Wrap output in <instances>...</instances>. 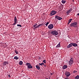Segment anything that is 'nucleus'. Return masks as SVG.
<instances>
[{
	"instance_id": "393cba45",
	"label": "nucleus",
	"mask_w": 79,
	"mask_h": 79,
	"mask_svg": "<svg viewBox=\"0 0 79 79\" xmlns=\"http://www.w3.org/2000/svg\"><path fill=\"white\" fill-rule=\"evenodd\" d=\"M76 10V9L75 8H73V9H72V10H73V11H75Z\"/></svg>"
},
{
	"instance_id": "c756f323",
	"label": "nucleus",
	"mask_w": 79,
	"mask_h": 79,
	"mask_svg": "<svg viewBox=\"0 0 79 79\" xmlns=\"http://www.w3.org/2000/svg\"><path fill=\"white\" fill-rule=\"evenodd\" d=\"M77 73V71L76 70H74L73 72V73Z\"/></svg>"
},
{
	"instance_id": "0eeeda50",
	"label": "nucleus",
	"mask_w": 79,
	"mask_h": 79,
	"mask_svg": "<svg viewBox=\"0 0 79 79\" xmlns=\"http://www.w3.org/2000/svg\"><path fill=\"white\" fill-rule=\"evenodd\" d=\"M55 18L56 19H58V20H61V19H62L63 18L61 17H59V16L57 15L55 16Z\"/></svg>"
},
{
	"instance_id": "4be33fe9",
	"label": "nucleus",
	"mask_w": 79,
	"mask_h": 79,
	"mask_svg": "<svg viewBox=\"0 0 79 79\" xmlns=\"http://www.w3.org/2000/svg\"><path fill=\"white\" fill-rule=\"evenodd\" d=\"M79 76L78 75L75 77V79H79Z\"/></svg>"
},
{
	"instance_id": "bb28decb",
	"label": "nucleus",
	"mask_w": 79,
	"mask_h": 79,
	"mask_svg": "<svg viewBox=\"0 0 79 79\" xmlns=\"http://www.w3.org/2000/svg\"><path fill=\"white\" fill-rule=\"evenodd\" d=\"M43 62H44V63H45V64H46V61L45 60H43Z\"/></svg>"
},
{
	"instance_id": "7ed1b4c3",
	"label": "nucleus",
	"mask_w": 79,
	"mask_h": 79,
	"mask_svg": "<svg viewBox=\"0 0 79 79\" xmlns=\"http://www.w3.org/2000/svg\"><path fill=\"white\" fill-rule=\"evenodd\" d=\"M26 65L27 66V68L28 69H32L33 67L32 66H31V64L29 63H27L26 64Z\"/></svg>"
},
{
	"instance_id": "a878e982",
	"label": "nucleus",
	"mask_w": 79,
	"mask_h": 79,
	"mask_svg": "<svg viewBox=\"0 0 79 79\" xmlns=\"http://www.w3.org/2000/svg\"><path fill=\"white\" fill-rule=\"evenodd\" d=\"M17 26H18V27H22V26H21V25L18 24L17 25Z\"/></svg>"
},
{
	"instance_id": "72a5a7b5",
	"label": "nucleus",
	"mask_w": 79,
	"mask_h": 79,
	"mask_svg": "<svg viewBox=\"0 0 79 79\" xmlns=\"http://www.w3.org/2000/svg\"><path fill=\"white\" fill-rule=\"evenodd\" d=\"M77 15L78 16H79V13H78L77 14Z\"/></svg>"
},
{
	"instance_id": "f03ea898",
	"label": "nucleus",
	"mask_w": 79,
	"mask_h": 79,
	"mask_svg": "<svg viewBox=\"0 0 79 79\" xmlns=\"http://www.w3.org/2000/svg\"><path fill=\"white\" fill-rule=\"evenodd\" d=\"M51 34L53 35H57L58 34V33L57 31L54 30V31H52Z\"/></svg>"
},
{
	"instance_id": "f3484780",
	"label": "nucleus",
	"mask_w": 79,
	"mask_h": 79,
	"mask_svg": "<svg viewBox=\"0 0 79 79\" xmlns=\"http://www.w3.org/2000/svg\"><path fill=\"white\" fill-rule=\"evenodd\" d=\"M59 47H60V42H59L56 46V48H59Z\"/></svg>"
},
{
	"instance_id": "f8f14e48",
	"label": "nucleus",
	"mask_w": 79,
	"mask_h": 79,
	"mask_svg": "<svg viewBox=\"0 0 79 79\" xmlns=\"http://www.w3.org/2000/svg\"><path fill=\"white\" fill-rule=\"evenodd\" d=\"M72 43H71L70 44H69L67 46V48H69L73 46V44H72Z\"/></svg>"
},
{
	"instance_id": "7c9ffc66",
	"label": "nucleus",
	"mask_w": 79,
	"mask_h": 79,
	"mask_svg": "<svg viewBox=\"0 0 79 79\" xmlns=\"http://www.w3.org/2000/svg\"><path fill=\"white\" fill-rule=\"evenodd\" d=\"M37 28H39V27H40V25H38V26H36Z\"/></svg>"
},
{
	"instance_id": "ea45409f",
	"label": "nucleus",
	"mask_w": 79,
	"mask_h": 79,
	"mask_svg": "<svg viewBox=\"0 0 79 79\" xmlns=\"http://www.w3.org/2000/svg\"><path fill=\"white\" fill-rule=\"evenodd\" d=\"M28 79H30V78H28Z\"/></svg>"
},
{
	"instance_id": "58836bf2",
	"label": "nucleus",
	"mask_w": 79,
	"mask_h": 79,
	"mask_svg": "<svg viewBox=\"0 0 79 79\" xmlns=\"http://www.w3.org/2000/svg\"><path fill=\"white\" fill-rule=\"evenodd\" d=\"M39 67H40V65H38Z\"/></svg>"
},
{
	"instance_id": "5701e85b",
	"label": "nucleus",
	"mask_w": 79,
	"mask_h": 79,
	"mask_svg": "<svg viewBox=\"0 0 79 79\" xmlns=\"http://www.w3.org/2000/svg\"><path fill=\"white\" fill-rule=\"evenodd\" d=\"M39 64L41 66H42V65H44V63H39Z\"/></svg>"
},
{
	"instance_id": "4468645a",
	"label": "nucleus",
	"mask_w": 79,
	"mask_h": 79,
	"mask_svg": "<svg viewBox=\"0 0 79 79\" xmlns=\"http://www.w3.org/2000/svg\"><path fill=\"white\" fill-rule=\"evenodd\" d=\"M67 68H68V66H67V65H65L63 66L62 68L63 69H66Z\"/></svg>"
},
{
	"instance_id": "6ab92c4d",
	"label": "nucleus",
	"mask_w": 79,
	"mask_h": 79,
	"mask_svg": "<svg viewBox=\"0 0 79 79\" xmlns=\"http://www.w3.org/2000/svg\"><path fill=\"white\" fill-rule=\"evenodd\" d=\"M23 64V61H20L19 62V64L20 65H22Z\"/></svg>"
},
{
	"instance_id": "473e14b6",
	"label": "nucleus",
	"mask_w": 79,
	"mask_h": 79,
	"mask_svg": "<svg viewBox=\"0 0 79 79\" xmlns=\"http://www.w3.org/2000/svg\"><path fill=\"white\" fill-rule=\"evenodd\" d=\"M10 75H8V77H10Z\"/></svg>"
},
{
	"instance_id": "39448f33",
	"label": "nucleus",
	"mask_w": 79,
	"mask_h": 79,
	"mask_svg": "<svg viewBox=\"0 0 79 79\" xmlns=\"http://www.w3.org/2000/svg\"><path fill=\"white\" fill-rule=\"evenodd\" d=\"M73 63H74V61H73V57H72L70 59V60L69 61V65H71Z\"/></svg>"
},
{
	"instance_id": "6e6552de",
	"label": "nucleus",
	"mask_w": 79,
	"mask_h": 79,
	"mask_svg": "<svg viewBox=\"0 0 79 79\" xmlns=\"http://www.w3.org/2000/svg\"><path fill=\"white\" fill-rule=\"evenodd\" d=\"M48 28L50 29H52L53 28V24H50L48 26Z\"/></svg>"
},
{
	"instance_id": "e433bc0d",
	"label": "nucleus",
	"mask_w": 79,
	"mask_h": 79,
	"mask_svg": "<svg viewBox=\"0 0 79 79\" xmlns=\"http://www.w3.org/2000/svg\"><path fill=\"white\" fill-rule=\"evenodd\" d=\"M68 79V78L67 77V78H65V79Z\"/></svg>"
},
{
	"instance_id": "dca6fc26",
	"label": "nucleus",
	"mask_w": 79,
	"mask_h": 79,
	"mask_svg": "<svg viewBox=\"0 0 79 79\" xmlns=\"http://www.w3.org/2000/svg\"><path fill=\"white\" fill-rule=\"evenodd\" d=\"M36 67L37 69H38V70H39L40 68L39 66V65H36Z\"/></svg>"
},
{
	"instance_id": "4c0bfd02",
	"label": "nucleus",
	"mask_w": 79,
	"mask_h": 79,
	"mask_svg": "<svg viewBox=\"0 0 79 79\" xmlns=\"http://www.w3.org/2000/svg\"><path fill=\"white\" fill-rule=\"evenodd\" d=\"M72 1H73V2H74V0H72Z\"/></svg>"
},
{
	"instance_id": "f257e3e1",
	"label": "nucleus",
	"mask_w": 79,
	"mask_h": 79,
	"mask_svg": "<svg viewBox=\"0 0 79 79\" xmlns=\"http://www.w3.org/2000/svg\"><path fill=\"white\" fill-rule=\"evenodd\" d=\"M77 22H74L70 24V27H77L78 26L77 25Z\"/></svg>"
},
{
	"instance_id": "2eb2a0df",
	"label": "nucleus",
	"mask_w": 79,
	"mask_h": 79,
	"mask_svg": "<svg viewBox=\"0 0 79 79\" xmlns=\"http://www.w3.org/2000/svg\"><path fill=\"white\" fill-rule=\"evenodd\" d=\"M72 20H73V19H69V20L68 21V23H67L68 25L69 24V23L71 22V21H72Z\"/></svg>"
},
{
	"instance_id": "aec40b11",
	"label": "nucleus",
	"mask_w": 79,
	"mask_h": 79,
	"mask_svg": "<svg viewBox=\"0 0 79 79\" xmlns=\"http://www.w3.org/2000/svg\"><path fill=\"white\" fill-rule=\"evenodd\" d=\"M61 2L62 3H63V4H64V3H65L66 2V1H64L63 0L61 1Z\"/></svg>"
},
{
	"instance_id": "9d476101",
	"label": "nucleus",
	"mask_w": 79,
	"mask_h": 79,
	"mask_svg": "<svg viewBox=\"0 0 79 79\" xmlns=\"http://www.w3.org/2000/svg\"><path fill=\"white\" fill-rule=\"evenodd\" d=\"M71 11H72V8H70L69 9V10H68L67 11V15H69V13H71Z\"/></svg>"
},
{
	"instance_id": "f704fd0d",
	"label": "nucleus",
	"mask_w": 79,
	"mask_h": 79,
	"mask_svg": "<svg viewBox=\"0 0 79 79\" xmlns=\"http://www.w3.org/2000/svg\"><path fill=\"white\" fill-rule=\"evenodd\" d=\"M52 74H53V73H51V75H52Z\"/></svg>"
},
{
	"instance_id": "c85d7f7f",
	"label": "nucleus",
	"mask_w": 79,
	"mask_h": 79,
	"mask_svg": "<svg viewBox=\"0 0 79 79\" xmlns=\"http://www.w3.org/2000/svg\"><path fill=\"white\" fill-rule=\"evenodd\" d=\"M34 28H33L34 30H36V29H37V27H34Z\"/></svg>"
},
{
	"instance_id": "9b49d317",
	"label": "nucleus",
	"mask_w": 79,
	"mask_h": 79,
	"mask_svg": "<svg viewBox=\"0 0 79 79\" xmlns=\"http://www.w3.org/2000/svg\"><path fill=\"white\" fill-rule=\"evenodd\" d=\"M72 44V46H73V47H77V44L76 43H73Z\"/></svg>"
},
{
	"instance_id": "412c9836",
	"label": "nucleus",
	"mask_w": 79,
	"mask_h": 79,
	"mask_svg": "<svg viewBox=\"0 0 79 79\" xmlns=\"http://www.w3.org/2000/svg\"><path fill=\"white\" fill-rule=\"evenodd\" d=\"M19 58V57H18V56H15L14 57V59L15 60H18Z\"/></svg>"
},
{
	"instance_id": "2f4dec72",
	"label": "nucleus",
	"mask_w": 79,
	"mask_h": 79,
	"mask_svg": "<svg viewBox=\"0 0 79 79\" xmlns=\"http://www.w3.org/2000/svg\"><path fill=\"white\" fill-rule=\"evenodd\" d=\"M40 25V26H43V23L40 24H39Z\"/></svg>"
},
{
	"instance_id": "1a4fd4ad",
	"label": "nucleus",
	"mask_w": 79,
	"mask_h": 79,
	"mask_svg": "<svg viewBox=\"0 0 79 79\" xmlns=\"http://www.w3.org/2000/svg\"><path fill=\"white\" fill-rule=\"evenodd\" d=\"M65 74L66 75V77H69L70 75H71V74H70V73L69 72H66L65 73Z\"/></svg>"
},
{
	"instance_id": "20e7f679",
	"label": "nucleus",
	"mask_w": 79,
	"mask_h": 79,
	"mask_svg": "<svg viewBox=\"0 0 79 79\" xmlns=\"http://www.w3.org/2000/svg\"><path fill=\"white\" fill-rule=\"evenodd\" d=\"M57 13L56 11L55 10H52L50 12V16H53V15H56V13Z\"/></svg>"
},
{
	"instance_id": "c9c22d12",
	"label": "nucleus",
	"mask_w": 79,
	"mask_h": 79,
	"mask_svg": "<svg viewBox=\"0 0 79 79\" xmlns=\"http://www.w3.org/2000/svg\"><path fill=\"white\" fill-rule=\"evenodd\" d=\"M44 66L45 67H46V65H45V64H44Z\"/></svg>"
},
{
	"instance_id": "cd10ccee",
	"label": "nucleus",
	"mask_w": 79,
	"mask_h": 79,
	"mask_svg": "<svg viewBox=\"0 0 79 79\" xmlns=\"http://www.w3.org/2000/svg\"><path fill=\"white\" fill-rule=\"evenodd\" d=\"M37 26V23L35 24L34 25L33 27H36L35 26Z\"/></svg>"
},
{
	"instance_id": "a211bd4d",
	"label": "nucleus",
	"mask_w": 79,
	"mask_h": 79,
	"mask_svg": "<svg viewBox=\"0 0 79 79\" xmlns=\"http://www.w3.org/2000/svg\"><path fill=\"white\" fill-rule=\"evenodd\" d=\"M15 53L16 54H18V53H19V51H17V50H15Z\"/></svg>"
},
{
	"instance_id": "ddd939ff",
	"label": "nucleus",
	"mask_w": 79,
	"mask_h": 79,
	"mask_svg": "<svg viewBox=\"0 0 79 79\" xmlns=\"http://www.w3.org/2000/svg\"><path fill=\"white\" fill-rule=\"evenodd\" d=\"M8 62L7 61H5L4 63H3V65H4V66H6V64H8Z\"/></svg>"
},
{
	"instance_id": "423d86ee",
	"label": "nucleus",
	"mask_w": 79,
	"mask_h": 79,
	"mask_svg": "<svg viewBox=\"0 0 79 79\" xmlns=\"http://www.w3.org/2000/svg\"><path fill=\"white\" fill-rule=\"evenodd\" d=\"M17 21H18V20H17L16 17L15 16L14 17V23L12 24V26H13V25H16V23H17Z\"/></svg>"
},
{
	"instance_id": "b1692460",
	"label": "nucleus",
	"mask_w": 79,
	"mask_h": 79,
	"mask_svg": "<svg viewBox=\"0 0 79 79\" xmlns=\"http://www.w3.org/2000/svg\"><path fill=\"white\" fill-rule=\"evenodd\" d=\"M48 24H49V22H47L45 24V25H46V27H47V26H48Z\"/></svg>"
}]
</instances>
